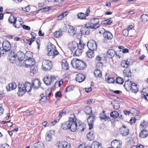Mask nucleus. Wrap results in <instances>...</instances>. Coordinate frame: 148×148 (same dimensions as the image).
I'll use <instances>...</instances> for the list:
<instances>
[{
  "mask_svg": "<svg viewBox=\"0 0 148 148\" xmlns=\"http://www.w3.org/2000/svg\"><path fill=\"white\" fill-rule=\"evenodd\" d=\"M120 132L123 136H125L128 135L129 131L128 128L124 125L120 129Z\"/></svg>",
  "mask_w": 148,
  "mask_h": 148,
  "instance_id": "obj_19",
  "label": "nucleus"
},
{
  "mask_svg": "<svg viewBox=\"0 0 148 148\" xmlns=\"http://www.w3.org/2000/svg\"><path fill=\"white\" fill-rule=\"evenodd\" d=\"M110 116L113 118H116L119 115L118 112L116 111L112 112L110 114Z\"/></svg>",
  "mask_w": 148,
  "mask_h": 148,
  "instance_id": "obj_43",
  "label": "nucleus"
},
{
  "mask_svg": "<svg viewBox=\"0 0 148 148\" xmlns=\"http://www.w3.org/2000/svg\"><path fill=\"white\" fill-rule=\"evenodd\" d=\"M2 46L3 49H2L4 53L10 51L11 48L10 43L8 40H5L3 42Z\"/></svg>",
  "mask_w": 148,
  "mask_h": 148,
  "instance_id": "obj_9",
  "label": "nucleus"
},
{
  "mask_svg": "<svg viewBox=\"0 0 148 148\" xmlns=\"http://www.w3.org/2000/svg\"><path fill=\"white\" fill-rule=\"evenodd\" d=\"M59 53L56 49V46L51 43L47 47V55L48 56H51L53 58L58 55Z\"/></svg>",
  "mask_w": 148,
  "mask_h": 148,
  "instance_id": "obj_5",
  "label": "nucleus"
},
{
  "mask_svg": "<svg viewBox=\"0 0 148 148\" xmlns=\"http://www.w3.org/2000/svg\"><path fill=\"white\" fill-rule=\"evenodd\" d=\"M43 144L40 142L35 143L34 145L31 148H44Z\"/></svg>",
  "mask_w": 148,
  "mask_h": 148,
  "instance_id": "obj_29",
  "label": "nucleus"
},
{
  "mask_svg": "<svg viewBox=\"0 0 148 148\" xmlns=\"http://www.w3.org/2000/svg\"><path fill=\"white\" fill-rule=\"evenodd\" d=\"M66 15V12H65L62 13L57 17V20H60L62 19Z\"/></svg>",
  "mask_w": 148,
  "mask_h": 148,
  "instance_id": "obj_48",
  "label": "nucleus"
},
{
  "mask_svg": "<svg viewBox=\"0 0 148 148\" xmlns=\"http://www.w3.org/2000/svg\"><path fill=\"white\" fill-rule=\"evenodd\" d=\"M41 83L38 79H34L32 81V87L35 89L38 88L40 87Z\"/></svg>",
  "mask_w": 148,
  "mask_h": 148,
  "instance_id": "obj_14",
  "label": "nucleus"
},
{
  "mask_svg": "<svg viewBox=\"0 0 148 148\" xmlns=\"http://www.w3.org/2000/svg\"><path fill=\"white\" fill-rule=\"evenodd\" d=\"M25 66L26 67H29L32 65H35V62L34 59H26L25 60Z\"/></svg>",
  "mask_w": 148,
  "mask_h": 148,
  "instance_id": "obj_20",
  "label": "nucleus"
},
{
  "mask_svg": "<svg viewBox=\"0 0 148 148\" xmlns=\"http://www.w3.org/2000/svg\"><path fill=\"white\" fill-rule=\"evenodd\" d=\"M129 32L126 29H124L123 32V35L125 36H127L128 35Z\"/></svg>",
  "mask_w": 148,
  "mask_h": 148,
  "instance_id": "obj_59",
  "label": "nucleus"
},
{
  "mask_svg": "<svg viewBox=\"0 0 148 148\" xmlns=\"http://www.w3.org/2000/svg\"><path fill=\"white\" fill-rule=\"evenodd\" d=\"M92 148H102V145L101 143L96 141H94L92 144Z\"/></svg>",
  "mask_w": 148,
  "mask_h": 148,
  "instance_id": "obj_27",
  "label": "nucleus"
},
{
  "mask_svg": "<svg viewBox=\"0 0 148 148\" xmlns=\"http://www.w3.org/2000/svg\"><path fill=\"white\" fill-rule=\"evenodd\" d=\"M105 79H107V82L109 84L114 83L115 82V79L113 77H108L107 79L106 76L105 77Z\"/></svg>",
  "mask_w": 148,
  "mask_h": 148,
  "instance_id": "obj_45",
  "label": "nucleus"
},
{
  "mask_svg": "<svg viewBox=\"0 0 148 148\" xmlns=\"http://www.w3.org/2000/svg\"><path fill=\"white\" fill-rule=\"evenodd\" d=\"M95 120V116L92 115L88 117L87 119L88 123L89 126V130H90L92 128Z\"/></svg>",
  "mask_w": 148,
  "mask_h": 148,
  "instance_id": "obj_12",
  "label": "nucleus"
},
{
  "mask_svg": "<svg viewBox=\"0 0 148 148\" xmlns=\"http://www.w3.org/2000/svg\"><path fill=\"white\" fill-rule=\"evenodd\" d=\"M112 21L111 18L108 19L106 20H104L103 21V23L105 25H110L112 23Z\"/></svg>",
  "mask_w": 148,
  "mask_h": 148,
  "instance_id": "obj_49",
  "label": "nucleus"
},
{
  "mask_svg": "<svg viewBox=\"0 0 148 148\" xmlns=\"http://www.w3.org/2000/svg\"><path fill=\"white\" fill-rule=\"evenodd\" d=\"M87 56L90 58H92L94 56V53L93 51L89 50L86 52Z\"/></svg>",
  "mask_w": 148,
  "mask_h": 148,
  "instance_id": "obj_39",
  "label": "nucleus"
},
{
  "mask_svg": "<svg viewBox=\"0 0 148 148\" xmlns=\"http://www.w3.org/2000/svg\"><path fill=\"white\" fill-rule=\"evenodd\" d=\"M18 86V90L17 93L19 96H22L26 92H30L32 88L31 83L27 82L24 84H19Z\"/></svg>",
  "mask_w": 148,
  "mask_h": 148,
  "instance_id": "obj_2",
  "label": "nucleus"
},
{
  "mask_svg": "<svg viewBox=\"0 0 148 148\" xmlns=\"http://www.w3.org/2000/svg\"><path fill=\"white\" fill-rule=\"evenodd\" d=\"M147 125L148 123L147 122L143 121V122L141 123L139 126V127L140 130H143V129H145V128L147 127Z\"/></svg>",
  "mask_w": 148,
  "mask_h": 148,
  "instance_id": "obj_35",
  "label": "nucleus"
},
{
  "mask_svg": "<svg viewBox=\"0 0 148 148\" xmlns=\"http://www.w3.org/2000/svg\"><path fill=\"white\" fill-rule=\"evenodd\" d=\"M76 30L75 27H70L69 29V32L70 35H74L75 33Z\"/></svg>",
  "mask_w": 148,
  "mask_h": 148,
  "instance_id": "obj_38",
  "label": "nucleus"
},
{
  "mask_svg": "<svg viewBox=\"0 0 148 148\" xmlns=\"http://www.w3.org/2000/svg\"><path fill=\"white\" fill-rule=\"evenodd\" d=\"M66 114V111L64 110H63L61 111V112L60 113L59 115V117H61L62 116H64Z\"/></svg>",
  "mask_w": 148,
  "mask_h": 148,
  "instance_id": "obj_58",
  "label": "nucleus"
},
{
  "mask_svg": "<svg viewBox=\"0 0 148 148\" xmlns=\"http://www.w3.org/2000/svg\"><path fill=\"white\" fill-rule=\"evenodd\" d=\"M17 59L19 61L23 60L25 56L24 53L21 51L18 52L16 54Z\"/></svg>",
  "mask_w": 148,
  "mask_h": 148,
  "instance_id": "obj_24",
  "label": "nucleus"
},
{
  "mask_svg": "<svg viewBox=\"0 0 148 148\" xmlns=\"http://www.w3.org/2000/svg\"><path fill=\"white\" fill-rule=\"evenodd\" d=\"M71 64L74 68L80 70H83L86 66L84 62L77 58H74L71 61Z\"/></svg>",
  "mask_w": 148,
  "mask_h": 148,
  "instance_id": "obj_4",
  "label": "nucleus"
},
{
  "mask_svg": "<svg viewBox=\"0 0 148 148\" xmlns=\"http://www.w3.org/2000/svg\"><path fill=\"white\" fill-rule=\"evenodd\" d=\"M22 23V20L21 19L19 21L16 20V23L13 25V26L16 28H19L21 26Z\"/></svg>",
  "mask_w": 148,
  "mask_h": 148,
  "instance_id": "obj_36",
  "label": "nucleus"
},
{
  "mask_svg": "<svg viewBox=\"0 0 148 148\" xmlns=\"http://www.w3.org/2000/svg\"><path fill=\"white\" fill-rule=\"evenodd\" d=\"M124 87L127 91L130 90L134 93H136L138 91L137 85L133 81L129 82L128 80L125 82Z\"/></svg>",
  "mask_w": 148,
  "mask_h": 148,
  "instance_id": "obj_3",
  "label": "nucleus"
},
{
  "mask_svg": "<svg viewBox=\"0 0 148 148\" xmlns=\"http://www.w3.org/2000/svg\"><path fill=\"white\" fill-rule=\"evenodd\" d=\"M87 46L89 50L94 51L96 49L97 46L95 41L92 40L89 41L87 44Z\"/></svg>",
  "mask_w": 148,
  "mask_h": 148,
  "instance_id": "obj_11",
  "label": "nucleus"
},
{
  "mask_svg": "<svg viewBox=\"0 0 148 148\" xmlns=\"http://www.w3.org/2000/svg\"><path fill=\"white\" fill-rule=\"evenodd\" d=\"M25 56H26V57L27 58H26V59H33L32 58L33 56V54L31 51H29L26 52L25 54Z\"/></svg>",
  "mask_w": 148,
  "mask_h": 148,
  "instance_id": "obj_40",
  "label": "nucleus"
},
{
  "mask_svg": "<svg viewBox=\"0 0 148 148\" xmlns=\"http://www.w3.org/2000/svg\"><path fill=\"white\" fill-rule=\"evenodd\" d=\"M131 148H144V147L142 145H140L139 146H133Z\"/></svg>",
  "mask_w": 148,
  "mask_h": 148,
  "instance_id": "obj_63",
  "label": "nucleus"
},
{
  "mask_svg": "<svg viewBox=\"0 0 148 148\" xmlns=\"http://www.w3.org/2000/svg\"><path fill=\"white\" fill-rule=\"evenodd\" d=\"M23 10L27 12H29L30 10V8L29 6L26 7L25 8H22Z\"/></svg>",
  "mask_w": 148,
  "mask_h": 148,
  "instance_id": "obj_56",
  "label": "nucleus"
},
{
  "mask_svg": "<svg viewBox=\"0 0 148 148\" xmlns=\"http://www.w3.org/2000/svg\"><path fill=\"white\" fill-rule=\"evenodd\" d=\"M95 102V101L92 99H88L87 101V103L88 104H90L92 103H94Z\"/></svg>",
  "mask_w": 148,
  "mask_h": 148,
  "instance_id": "obj_62",
  "label": "nucleus"
},
{
  "mask_svg": "<svg viewBox=\"0 0 148 148\" xmlns=\"http://www.w3.org/2000/svg\"><path fill=\"white\" fill-rule=\"evenodd\" d=\"M142 97L148 101V94L144 92L142 93Z\"/></svg>",
  "mask_w": 148,
  "mask_h": 148,
  "instance_id": "obj_54",
  "label": "nucleus"
},
{
  "mask_svg": "<svg viewBox=\"0 0 148 148\" xmlns=\"http://www.w3.org/2000/svg\"><path fill=\"white\" fill-rule=\"evenodd\" d=\"M99 19L97 18H91L90 23L86 24V27L91 29H95L99 27Z\"/></svg>",
  "mask_w": 148,
  "mask_h": 148,
  "instance_id": "obj_6",
  "label": "nucleus"
},
{
  "mask_svg": "<svg viewBox=\"0 0 148 148\" xmlns=\"http://www.w3.org/2000/svg\"><path fill=\"white\" fill-rule=\"evenodd\" d=\"M23 29L27 30H29L30 29V28L29 26L25 25H23Z\"/></svg>",
  "mask_w": 148,
  "mask_h": 148,
  "instance_id": "obj_64",
  "label": "nucleus"
},
{
  "mask_svg": "<svg viewBox=\"0 0 148 148\" xmlns=\"http://www.w3.org/2000/svg\"><path fill=\"white\" fill-rule=\"evenodd\" d=\"M97 69H96L94 71V75L96 77H101L102 74L100 70V68H102V64L101 63H98L96 65Z\"/></svg>",
  "mask_w": 148,
  "mask_h": 148,
  "instance_id": "obj_13",
  "label": "nucleus"
},
{
  "mask_svg": "<svg viewBox=\"0 0 148 148\" xmlns=\"http://www.w3.org/2000/svg\"><path fill=\"white\" fill-rule=\"evenodd\" d=\"M47 98L46 97L43 96L41 97V99L40 101H42L45 102L47 101Z\"/></svg>",
  "mask_w": 148,
  "mask_h": 148,
  "instance_id": "obj_61",
  "label": "nucleus"
},
{
  "mask_svg": "<svg viewBox=\"0 0 148 148\" xmlns=\"http://www.w3.org/2000/svg\"><path fill=\"white\" fill-rule=\"evenodd\" d=\"M56 79L55 76H52L49 75H47L43 78L44 83L47 86H49Z\"/></svg>",
  "mask_w": 148,
  "mask_h": 148,
  "instance_id": "obj_8",
  "label": "nucleus"
},
{
  "mask_svg": "<svg viewBox=\"0 0 148 148\" xmlns=\"http://www.w3.org/2000/svg\"><path fill=\"white\" fill-rule=\"evenodd\" d=\"M53 132V131L51 130L47 132L46 136V139L48 141H50L52 140V135Z\"/></svg>",
  "mask_w": 148,
  "mask_h": 148,
  "instance_id": "obj_28",
  "label": "nucleus"
},
{
  "mask_svg": "<svg viewBox=\"0 0 148 148\" xmlns=\"http://www.w3.org/2000/svg\"><path fill=\"white\" fill-rule=\"evenodd\" d=\"M84 111L85 112L88 114H92V110L89 106H86L85 108Z\"/></svg>",
  "mask_w": 148,
  "mask_h": 148,
  "instance_id": "obj_42",
  "label": "nucleus"
},
{
  "mask_svg": "<svg viewBox=\"0 0 148 148\" xmlns=\"http://www.w3.org/2000/svg\"><path fill=\"white\" fill-rule=\"evenodd\" d=\"M10 23L12 24L13 23V25L15 24L16 21V18L14 17L13 15H11L8 19Z\"/></svg>",
  "mask_w": 148,
  "mask_h": 148,
  "instance_id": "obj_37",
  "label": "nucleus"
},
{
  "mask_svg": "<svg viewBox=\"0 0 148 148\" xmlns=\"http://www.w3.org/2000/svg\"><path fill=\"white\" fill-rule=\"evenodd\" d=\"M75 116L73 113L71 114L69 117L68 121L61 124V127L64 130L70 129L72 132H75L77 130V122L75 120Z\"/></svg>",
  "mask_w": 148,
  "mask_h": 148,
  "instance_id": "obj_1",
  "label": "nucleus"
},
{
  "mask_svg": "<svg viewBox=\"0 0 148 148\" xmlns=\"http://www.w3.org/2000/svg\"><path fill=\"white\" fill-rule=\"evenodd\" d=\"M130 113L132 114H137L139 112V111L138 110H136L134 108H132L130 110Z\"/></svg>",
  "mask_w": 148,
  "mask_h": 148,
  "instance_id": "obj_52",
  "label": "nucleus"
},
{
  "mask_svg": "<svg viewBox=\"0 0 148 148\" xmlns=\"http://www.w3.org/2000/svg\"><path fill=\"white\" fill-rule=\"evenodd\" d=\"M75 121H77V129L79 131L82 132L84 131L86 127V125L80 121L75 118Z\"/></svg>",
  "mask_w": 148,
  "mask_h": 148,
  "instance_id": "obj_10",
  "label": "nucleus"
},
{
  "mask_svg": "<svg viewBox=\"0 0 148 148\" xmlns=\"http://www.w3.org/2000/svg\"><path fill=\"white\" fill-rule=\"evenodd\" d=\"M100 118L101 120H103L104 121H106L107 120L109 119V118L105 115H103L101 116H100Z\"/></svg>",
  "mask_w": 148,
  "mask_h": 148,
  "instance_id": "obj_57",
  "label": "nucleus"
},
{
  "mask_svg": "<svg viewBox=\"0 0 148 148\" xmlns=\"http://www.w3.org/2000/svg\"><path fill=\"white\" fill-rule=\"evenodd\" d=\"M54 36L56 38H59L61 37L62 35V32L60 30L58 31H56L54 33Z\"/></svg>",
  "mask_w": 148,
  "mask_h": 148,
  "instance_id": "obj_47",
  "label": "nucleus"
},
{
  "mask_svg": "<svg viewBox=\"0 0 148 148\" xmlns=\"http://www.w3.org/2000/svg\"><path fill=\"white\" fill-rule=\"evenodd\" d=\"M9 59L11 63L15 62L17 60L16 54L13 51H11L9 54Z\"/></svg>",
  "mask_w": 148,
  "mask_h": 148,
  "instance_id": "obj_15",
  "label": "nucleus"
},
{
  "mask_svg": "<svg viewBox=\"0 0 148 148\" xmlns=\"http://www.w3.org/2000/svg\"><path fill=\"white\" fill-rule=\"evenodd\" d=\"M85 77L84 75L81 73H79L77 75L76 79L77 82H81L84 80Z\"/></svg>",
  "mask_w": 148,
  "mask_h": 148,
  "instance_id": "obj_23",
  "label": "nucleus"
},
{
  "mask_svg": "<svg viewBox=\"0 0 148 148\" xmlns=\"http://www.w3.org/2000/svg\"><path fill=\"white\" fill-rule=\"evenodd\" d=\"M85 45V44L83 42H81V41L80 40L79 43L78 44L77 43V48L82 50L84 48Z\"/></svg>",
  "mask_w": 148,
  "mask_h": 148,
  "instance_id": "obj_44",
  "label": "nucleus"
},
{
  "mask_svg": "<svg viewBox=\"0 0 148 148\" xmlns=\"http://www.w3.org/2000/svg\"><path fill=\"white\" fill-rule=\"evenodd\" d=\"M87 137L89 140H93L95 137L93 132H89L87 135Z\"/></svg>",
  "mask_w": 148,
  "mask_h": 148,
  "instance_id": "obj_34",
  "label": "nucleus"
},
{
  "mask_svg": "<svg viewBox=\"0 0 148 148\" xmlns=\"http://www.w3.org/2000/svg\"><path fill=\"white\" fill-rule=\"evenodd\" d=\"M77 16L78 18L82 20L85 19L86 17V14L82 12L79 13L77 14Z\"/></svg>",
  "mask_w": 148,
  "mask_h": 148,
  "instance_id": "obj_41",
  "label": "nucleus"
},
{
  "mask_svg": "<svg viewBox=\"0 0 148 148\" xmlns=\"http://www.w3.org/2000/svg\"><path fill=\"white\" fill-rule=\"evenodd\" d=\"M123 73L124 76L127 77H130L131 76V73L130 71L128 69H125Z\"/></svg>",
  "mask_w": 148,
  "mask_h": 148,
  "instance_id": "obj_30",
  "label": "nucleus"
},
{
  "mask_svg": "<svg viewBox=\"0 0 148 148\" xmlns=\"http://www.w3.org/2000/svg\"><path fill=\"white\" fill-rule=\"evenodd\" d=\"M141 17L143 22H147L148 21V15L145 14L142 15Z\"/></svg>",
  "mask_w": 148,
  "mask_h": 148,
  "instance_id": "obj_50",
  "label": "nucleus"
},
{
  "mask_svg": "<svg viewBox=\"0 0 148 148\" xmlns=\"http://www.w3.org/2000/svg\"><path fill=\"white\" fill-rule=\"evenodd\" d=\"M67 28L66 26L65 25L63 26L60 29V31L61 32H64L67 30Z\"/></svg>",
  "mask_w": 148,
  "mask_h": 148,
  "instance_id": "obj_60",
  "label": "nucleus"
},
{
  "mask_svg": "<svg viewBox=\"0 0 148 148\" xmlns=\"http://www.w3.org/2000/svg\"><path fill=\"white\" fill-rule=\"evenodd\" d=\"M115 54V51L113 49H110L107 52V54L109 57L112 58L114 56Z\"/></svg>",
  "mask_w": 148,
  "mask_h": 148,
  "instance_id": "obj_33",
  "label": "nucleus"
},
{
  "mask_svg": "<svg viewBox=\"0 0 148 148\" xmlns=\"http://www.w3.org/2000/svg\"><path fill=\"white\" fill-rule=\"evenodd\" d=\"M130 64V62L127 60H124L121 62V66L125 69H128Z\"/></svg>",
  "mask_w": 148,
  "mask_h": 148,
  "instance_id": "obj_26",
  "label": "nucleus"
},
{
  "mask_svg": "<svg viewBox=\"0 0 148 148\" xmlns=\"http://www.w3.org/2000/svg\"><path fill=\"white\" fill-rule=\"evenodd\" d=\"M17 85L14 82H12L10 83L6 87L8 91H10L15 89Z\"/></svg>",
  "mask_w": 148,
  "mask_h": 148,
  "instance_id": "obj_22",
  "label": "nucleus"
},
{
  "mask_svg": "<svg viewBox=\"0 0 148 148\" xmlns=\"http://www.w3.org/2000/svg\"><path fill=\"white\" fill-rule=\"evenodd\" d=\"M68 47L72 52L77 49V43L75 41L69 43Z\"/></svg>",
  "mask_w": 148,
  "mask_h": 148,
  "instance_id": "obj_16",
  "label": "nucleus"
},
{
  "mask_svg": "<svg viewBox=\"0 0 148 148\" xmlns=\"http://www.w3.org/2000/svg\"><path fill=\"white\" fill-rule=\"evenodd\" d=\"M51 8V7L47 6L40 9V10L42 11V12L48 11L50 10Z\"/></svg>",
  "mask_w": 148,
  "mask_h": 148,
  "instance_id": "obj_53",
  "label": "nucleus"
},
{
  "mask_svg": "<svg viewBox=\"0 0 148 148\" xmlns=\"http://www.w3.org/2000/svg\"><path fill=\"white\" fill-rule=\"evenodd\" d=\"M52 66L51 62L49 60H45L42 62V68L45 71L49 70Z\"/></svg>",
  "mask_w": 148,
  "mask_h": 148,
  "instance_id": "obj_7",
  "label": "nucleus"
},
{
  "mask_svg": "<svg viewBox=\"0 0 148 148\" xmlns=\"http://www.w3.org/2000/svg\"><path fill=\"white\" fill-rule=\"evenodd\" d=\"M103 36L105 39L108 40H111L113 37L112 33L108 31H105L103 34Z\"/></svg>",
  "mask_w": 148,
  "mask_h": 148,
  "instance_id": "obj_21",
  "label": "nucleus"
},
{
  "mask_svg": "<svg viewBox=\"0 0 148 148\" xmlns=\"http://www.w3.org/2000/svg\"><path fill=\"white\" fill-rule=\"evenodd\" d=\"M58 146L59 148H70L71 147L69 143L64 141L59 142Z\"/></svg>",
  "mask_w": 148,
  "mask_h": 148,
  "instance_id": "obj_17",
  "label": "nucleus"
},
{
  "mask_svg": "<svg viewBox=\"0 0 148 148\" xmlns=\"http://www.w3.org/2000/svg\"><path fill=\"white\" fill-rule=\"evenodd\" d=\"M124 82L123 79L120 77H118L116 79V82L119 84H122Z\"/></svg>",
  "mask_w": 148,
  "mask_h": 148,
  "instance_id": "obj_51",
  "label": "nucleus"
},
{
  "mask_svg": "<svg viewBox=\"0 0 148 148\" xmlns=\"http://www.w3.org/2000/svg\"><path fill=\"white\" fill-rule=\"evenodd\" d=\"M29 67L30 68V72L31 73L34 74L36 72L37 68L35 65H32Z\"/></svg>",
  "mask_w": 148,
  "mask_h": 148,
  "instance_id": "obj_46",
  "label": "nucleus"
},
{
  "mask_svg": "<svg viewBox=\"0 0 148 148\" xmlns=\"http://www.w3.org/2000/svg\"><path fill=\"white\" fill-rule=\"evenodd\" d=\"M88 28L89 29V28H87L86 27V25L85 26V27H82L81 29V32L82 33L84 34V33H85L86 29Z\"/></svg>",
  "mask_w": 148,
  "mask_h": 148,
  "instance_id": "obj_55",
  "label": "nucleus"
},
{
  "mask_svg": "<svg viewBox=\"0 0 148 148\" xmlns=\"http://www.w3.org/2000/svg\"><path fill=\"white\" fill-rule=\"evenodd\" d=\"M141 132L139 134V136L141 138H144L148 136V132L145 129L141 130Z\"/></svg>",
  "mask_w": 148,
  "mask_h": 148,
  "instance_id": "obj_25",
  "label": "nucleus"
},
{
  "mask_svg": "<svg viewBox=\"0 0 148 148\" xmlns=\"http://www.w3.org/2000/svg\"><path fill=\"white\" fill-rule=\"evenodd\" d=\"M111 145L113 148H120L122 143L120 141L115 140L112 142Z\"/></svg>",
  "mask_w": 148,
  "mask_h": 148,
  "instance_id": "obj_18",
  "label": "nucleus"
},
{
  "mask_svg": "<svg viewBox=\"0 0 148 148\" xmlns=\"http://www.w3.org/2000/svg\"><path fill=\"white\" fill-rule=\"evenodd\" d=\"M62 66L63 69L67 70L68 69L69 66L67 61L65 60H63L62 61Z\"/></svg>",
  "mask_w": 148,
  "mask_h": 148,
  "instance_id": "obj_32",
  "label": "nucleus"
},
{
  "mask_svg": "<svg viewBox=\"0 0 148 148\" xmlns=\"http://www.w3.org/2000/svg\"><path fill=\"white\" fill-rule=\"evenodd\" d=\"M82 53V50L77 49L72 52V54L73 56H79L81 55Z\"/></svg>",
  "mask_w": 148,
  "mask_h": 148,
  "instance_id": "obj_31",
  "label": "nucleus"
}]
</instances>
